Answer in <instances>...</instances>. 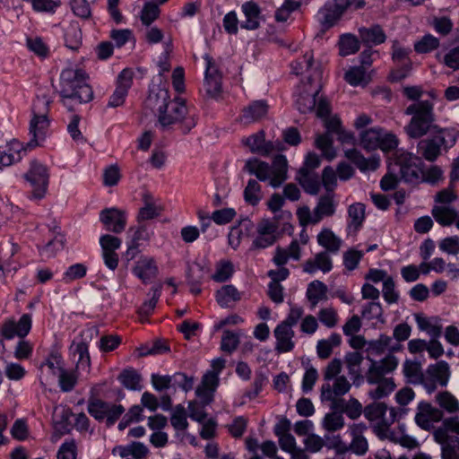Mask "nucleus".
Instances as JSON below:
<instances>
[{"label":"nucleus","instance_id":"obj_34","mask_svg":"<svg viewBox=\"0 0 459 459\" xmlns=\"http://www.w3.org/2000/svg\"><path fill=\"white\" fill-rule=\"evenodd\" d=\"M296 179L299 181L305 192L310 195H316L321 187V181L316 173L307 169H300L298 171Z\"/></svg>","mask_w":459,"mask_h":459},{"label":"nucleus","instance_id":"obj_47","mask_svg":"<svg viewBox=\"0 0 459 459\" xmlns=\"http://www.w3.org/2000/svg\"><path fill=\"white\" fill-rule=\"evenodd\" d=\"M345 425L344 417L342 412L330 411L321 420L322 428L327 432L341 430Z\"/></svg>","mask_w":459,"mask_h":459},{"label":"nucleus","instance_id":"obj_53","mask_svg":"<svg viewBox=\"0 0 459 459\" xmlns=\"http://www.w3.org/2000/svg\"><path fill=\"white\" fill-rule=\"evenodd\" d=\"M234 273V267L230 261L221 260L215 264V271L212 275V279L217 282L228 281Z\"/></svg>","mask_w":459,"mask_h":459},{"label":"nucleus","instance_id":"obj_23","mask_svg":"<svg viewBox=\"0 0 459 459\" xmlns=\"http://www.w3.org/2000/svg\"><path fill=\"white\" fill-rule=\"evenodd\" d=\"M371 364L367 374V382L378 381L379 377H386L398 367V359L389 354L380 360L370 359Z\"/></svg>","mask_w":459,"mask_h":459},{"label":"nucleus","instance_id":"obj_45","mask_svg":"<svg viewBox=\"0 0 459 459\" xmlns=\"http://www.w3.org/2000/svg\"><path fill=\"white\" fill-rule=\"evenodd\" d=\"M307 298L312 307H316L319 302L327 299V287L320 281H314L309 283L307 289Z\"/></svg>","mask_w":459,"mask_h":459},{"label":"nucleus","instance_id":"obj_22","mask_svg":"<svg viewBox=\"0 0 459 459\" xmlns=\"http://www.w3.org/2000/svg\"><path fill=\"white\" fill-rule=\"evenodd\" d=\"M442 417L443 413L439 409L429 403L420 402L414 420L420 429L429 430L434 427L435 423L442 420Z\"/></svg>","mask_w":459,"mask_h":459},{"label":"nucleus","instance_id":"obj_29","mask_svg":"<svg viewBox=\"0 0 459 459\" xmlns=\"http://www.w3.org/2000/svg\"><path fill=\"white\" fill-rule=\"evenodd\" d=\"M26 155V149L16 140L0 148V169L11 166L20 161Z\"/></svg>","mask_w":459,"mask_h":459},{"label":"nucleus","instance_id":"obj_21","mask_svg":"<svg viewBox=\"0 0 459 459\" xmlns=\"http://www.w3.org/2000/svg\"><path fill=\"white\" fill-rule=\"evenodd\" d=\"M134 71L130 68L124 69L118 75L114 92L109 98L108 106L117 108L124 104L128 91L132 86Z\"/></svg>","mask_w":459,"mask_h":459},{"label":"nucleus","instance_id":"obj_63","mask_svg":"<svg viewBox=\"0 0 459 459\" xmlns=\"http://www.w3.org/2000/svg\"><path fill=\"white\" fill-rule=\"evenodd\" d=\"M13 438L18 441L25 440L29 436V428L25 418L17 419L10 429Z\"/></svg>","mask_w":459,"mask_h":459},{"label":"nucleus","instance_id":"obj_60","mask_svg":"<svg viewBox=\"0 0 459 459\" xmlns=\"http://www.w3.org/2000/svg\"><path fill=\"white\" fill-rule=\"evenodd\" d=\"M244 197L246 202L252 205H255L262 198L261 186L255 179H250L245 188Z\"/></svg>","mask_w":459,"mask_h":459},{"label":"nucleus","instance_id":"obj_36","mask_svg":"<svg viewBox=\"0 0 459 459\" xmlns=\"http://www.w3.org/2000/svg\"><path fill=\"white\" fill-rule=\"evenodd\" d=\"M344 79L351 86H365L370 82L371 74L364 65H354L345 72Z\"/></svg>","mask_w":459,"mask_h":459},{"label":"nucleus","instance_id":"obj_39","mask_svg":"<svg viewBox=\"0 0 459 459\" xmlns=\"http://www.w3.org/2000/svg\"><path fill=\"white\" fill-rule=\"evenodd\" d=\"M368 383L376 385V387L368 392V395L373 400H380L387 397L396 388V384L393 377H379L378 381Z\"/></svg>","mask_w":459,"mask_h":459},{"label":"nucleus","instance_id":"obj_16","mask_svg":"<svg viewBox=\"0 0 459 459\" xmlns=\"http://www.w3.org/2000/svg\"><path fill=\"white\" fill-rule=\"evenodd\" d=\"M225 366V360L218 358L212 360V369L203 377L201 384L196 388L195 394L204 403H210L212 401L213 394L219 384V376Z\"/></svg>","mask_w":459,"mask_h":459},{"label":"nucleus","instance_id":"obj_13","mask_svg":"<svg viewBox=\"0 0 459 459\" xmlns=\"http://www.w3.org/2000/svg\"><path fill=\"white\" fill-rule=\"evenodd\" d=\"M42 373L50 372L58 377L59 386L62 391H71L77 383V374L74 369H68L64 367L61 356L57 353L51 354L47 360L41 364Z\"/></svg>","mask_w":459,"mask_h":459},{"label":"nucleus","instance_id":"obj_55","mask_svg":"<svg viewBox=\"0 0 459 459\" xmlns=\"http://www.w3.org/2000/svg\"><path fill=\"white\" fill-rule=\"evenodd\" d=\"M339 48L343 56L352 55L359 48V40L351 34H343L339 40Z\"/></svg>","mask_w":459,"mask_h":459},{"label":"nucleus","instance_id":"obj_27","mask_svg":"<svg viewBox=\"0 0 459 459\" xmlns=\"http://www.w3.org/2000/svg\"><path fill=\"white\" fill-rule=\"evenodd\" d=\"M345 157L351 161L362 173H369L377 170L380 166V157L378 155H372L369 158H365L356 149L346 150Z\"/></svg>","mask_w":459,"mask_h":459},{"label":"nucleus","instance_id":"obj_24","mask_svg":"<svg viewBox=\"0 0 459 459\" xmlns=\"http://www.w3.org/2000/svg\"><path fill=\"white\" fill-rule=\"evenodd\" d=\"M100 221L108 230L120 233L126 228V214L124 211L115 207L107 208L100 212Z\"/></svg>","mask_w":459,"mask_h":459},{"label":"nucleus","instance_id":"obj_31","mask_svg":"<svg viewBox=\"0 0 459 459\" xmlns=\"http://www.w3.org/2000/svg\"><path fill=\"white\" fill-rule=\"evenodd\" d=\"M276 350L279 352H288L294 348V331L287 324H280L274 329Z\"/></svg>","mask_w":459,"mask_h":459},{"label":"nucleus","instance_id":"obj_38","mask_svg":"<svg viewBox=\"0 0 459 459\" xmlns=\"http://www.w3.org/2000/svg\"><path fill=\"white\" fill-rule=\"evenodd\" d=\"M415 321L418 328L425 332L431 339H437L442 334V326L437 317H427L421 315H415Z\"/></svg>","mask_w":459,"mask_h":459},{"label":"nucleus","instance_id":"obj_50","mask_svg":"<svg viewBox=\"0 0 459 459\" xmlns=\"http://www.w3.org/2000/svg\"><path fill=\"white\" fill-rule=\"evenodd\" d=\"M120 383L129 390H141L142 377L134 368L125 369L118 377Z\"/></svg>","mask_w":459,"mask_h":459},{"label":"nucleus","instance_id":"obj_54","mask_svg":"<svg viewBox=\"0 0 459 459\" xmlns=\"http://www.w3.org/2000/svg\"><path fill=\"white\" fill-rule=\"evenodd\" d=\"M362 361L363 356L359 351L349 352L345 356V364L348 373L352 378L360 377Z\"/></svg>","mask_w":459,"mask_h":459},{"label":"nucleus","instance_id":"obj_51","mask_svg":"<svg viewBox=\"0 0 459 459\" xmlns=\"http://www.w3.org/2000/svg\"><path fill=\"white\" fill-rule=\"evenodd\" d=\"M341 343V336L337 333L331 334L327 339L318 341L316 345L317 355L321 359H327L333 349Z\"/></svg>","mask_w":459,"mask_h":459},{"label":"nucleus","instance_id":"obj_28","mask_svg":"<svg viewBox=\"0 0 459 459\" xmlns=\"http://www.w3.org/2000/svg\"><path fill=\"white\" fill-rule=\"evenodd\" d=\"M333 384L326 383L322 385L321 397L323 400L335 403L336 399L347 394L351 385L347 378L340 376L333 379Z\"/></svg>","mask_w":459,"mask_h":459},{"label":"nucleus","instance_id":"obj_26","mask_svg":"<svg viewBox=\"0 0 459 459\" xmlns=\"http://www.w3.org/2000/svg\"><path fill=\"white\" fill-rule=\"evenodd\" d=\"M366 430L367 426L364 423H353L349 426L347 433L351 436V441L348 446V450L357 455H364L368 452V444L364 437Z\"/></svg>","mask_w":459,"mask_h":459},{"label":"nucleus","instance_id":"obj_6","mask_svg":"<svg viewBox=\"0 0 459 459\" xmlns=\"http://www.w3.org/2000/svg\"><path fill=\"white\" fill-rule=\"evenodd\" d=\"M246 169L260 181L267 182L273 187H278L287 178L288 162L283 155L276 156L272 165L258 159H250L246 163Z\"/></svg>","mask_w":459,"mask_h":459},{"label":"nucleus","instance_id":"obj_48","mask_svg":"<svg viewBox=\"0 0 459 459\" xmlns=\"http://www.w3.org/2000/svg\"><path fill=\"white\" fill-rule=\"evenodd\" d=\"M73 416L72 412L65 407H56L53 413V420L55 428L57 431L65 433L70 430V418Z\"/></svg>","mask_w":459,"mask_h":459},{"label":"nucleus","instance_id":"obj_19","mask_svg":"<svg viewBox=\"0 0 459 459\" xmlns=\"http://www.w3.org/2000/svg\"><path fill=\"white\" fill-rule=\"evenodd\" d=\"M278 223L275 220L263 219L255 227V237L253 246L256 248H266L272 246L278 237Z\"/></svg>","mask_w":459,"mask_h":459},{"label":"nucleus","instance_id":"obj_3","mask_svg":"<svg viewBox=\"0 0 459 459\" xmlns=\"http://www.w3.org/2000/svg\"><path fill=\"white\" fill-rule=\"evenodd\" d=\"M317 117H320L327 130L325 134H318L315 139L316 147L321 151L322 155L328 160L336 157V150L333 145L331 134H336L338 140L342 143H353L354 134L344 130L341 126V121L336 116H330V107L325 101L319 102L317 108Z\"/></svg>","mask_w":459,"mask_h":459},{"label":"nucleus","instance_id":"obj_52","mask_svg":"<svg viewBox=\"0 0 459 459\" xmlns=\"http://www.w3.org/2000/svg\"><path fill=\"white\" fill-rule=\"evenodd\" d=\"M340 407L350 419H358L364 411L362 404L355 398H350L348 401L342 400L340 404L335 403L333 408Z\"/></svg>","mask_w":459,"mask_h":459},{"label":"nucleus","instance_id":"obj_10","mask_svg":"<svg viewBox=\"0 0 459 459\" xmlns=\"http://www.w3.org/2000/svg\"><path fill=\"white\" fill-rule=\"evenodd\" d=\"M458 132L454 128L438 129L434 134L420 142L419 150L428 160H435L442 149L452 147L457 139Z\"/></svg>","mask_w":459,"mask_h":459},{"label":"nucleus","instance_id":"obj_1","mask_svg":"<svg viewBox=\"0 0 459 459\" xmlns=\"http://www.w3.org/2000/svg\"><path fill=\"white\" fill-rule=\"evenodd\" d=\"M292 71L297 75L307 74V82L302 81L295 91V104L300 113H308L313 110L317 115L319 102L325 101V99H316L321 89L322 70L313 62V55L307 52L301 60L292 65Z\"/></svg>","mask_w":459,"mask_h":459},{"label":"nucleus","instance_id":"obj_37","mask_svg":"<svg viewBox=\"0 0 459 459\" xmlns=\"http://www.w3.org/2000/svg\"><path fill=\"white\" fill-rule=\"evenodd\" d=\"M241 10L246 20L241 23V27L246 30H253L260 24V7L256 3L247 2L241 6Z\"/></svg>","mask_w":459,"mask_h":459},{"label":"nucleus","instance_id":"obj_44","mask_svg":"<svg viewBox=\"0 0 459 459\" xmlns=\"http://www.w3.org/2000/svg\"><path fill=\"white\" fill-rule=\"evenodd\" d=\"M173 50V39L170 35L163 41V51L159 56L156 62L158 67V75L163 76L166 73L170 70L169 56Z\"/></svg>","mask_w":459,"mask_h":459},{"label":"nucleus","instance_id":"obj_32","mask_svg":"<svg viewBox=\"0 0 459 459\" xmlns=\"http://www.w3.org/2000/svg\"><path fill=\"white\" fill-rule=\"evenodd\" d=\"M242 143L254 153L268 155L273 151V143L265 142L263 131L244 138Z\"/></svg>","mask_w":459,"mask_h":459},{"label":"nucleus","instance_id":"obj_30","mask_svg":"<svg viewBox=\"0 0 459 459\" xmlns=\"http://www.w3.org/2000/svg\"><path fill=\"white\" fill-rule=\"evenodd\" d=\"M133 273L143 282L147 283L158 273L155 260L151 256L139 257L133 268Z\"/></svg>","mask_w":459,"mask_h":459},{"label":"nucleus","instance_id":"obj_58","mask_svg":"<svg viewBox=\"0 0 459 459\" xmlns=\"http://www.w3.org/2000/svg\"><path fill=\"white\" fill-rule=\"evenodd\" d=\"M112 44L117 48H122L130 41H134V37L130 29H114L110 31Z\"/></svg>","mask_w":459,"mask_h":459},{"label":"nucleus","instance_id":"obj_46","mask_svg":"<svg viewBox=\"0 0 459 459\" xmlns=\"http://www.w3.org/2000/svg\"><path fill=\"white\" fill-rule=\"evenodd\" d=\"M317 242L321 247L332 253L338 252L342 246V239L329 229L322 230L317 235Z\"/></svg>","mask_w":459,"mask_h":459},{"label":"nucleus","instance_id":"obj_4","mask_svg":"<svg viewBox=\"0 0 459 459\" xmlns=\"http://www.w3.org/2000/svg\"><path fill=\"white\" fill-rule=\"evenodd\" d=\"M60 96L63 104L72 109L70 101L87 103L93 99V91L88 82V75L80 68L68 67L60 74Z\"/></svg>","mask_w":459,"mask_h":459},{"label":"nucleus","instance_id":"obj_18","mask_svg":"<svg viewBox=\"0 0 459 459\" xmlns=\"http://www.w3.org/2000/svg\"><path fill=\"white\" fill-rule=\"evenodd\" d=\"M349 4V0H329L317 12V22L325 29L333 26L342 17Z\"/></svg>","mask_w":459,"mask_h":459},{"label":"nucleus","instance_id":"obj_49","mask_svg":"<svg viewBox=\"0 0 459 459\" xmlns=\"http://www.w3.org/2000/svg\"><path fill=\"white\" fill-rule=\"evenodd\" d=\"M361 40L367 45H378L385 40V34L379 26L362 28L359 30Z\"/></svg>","mask_w":459,"mask_h":459},{"label":"nucleus","instance_id":"obj_7","mask_svg":"<svg viewBox=\"0 0 459 459\" xmlns=\"http://www.w3.org/2000/svg\"><path fill=\"white\" fill-rule=\"evenodd\" d=\"M405 114L412 116L411 122L405 127V132L411 138H420L430 130L434 115L433 105L429 100L410 105Z\"/></svg>","mask_w":459,"mask_h":459},{"label":"nucleus","instance_id":"obj_17","mask_svg":"<svg viewBox=\"0 0 459 459\" xmlns=\"http://www.w3.org/2000/svg\"><path fill=\"white\" fill-rule=\"evenodd\" d=\"M49 184V172L46 165L39 161L30 162V201L46 196Z\"/></svg>","mask_w":459,"mask_h":459},{"label":"nucleus","instance_id":"obj_59","mask_svg":"<svg viewBox=\"0 0 459 459\" xmlns=\"http://www.w3.org/2000/svg\"><path fill=\"white\" fill-rule=\"evenodd\" d=\"M299 7V2L294 0H285L284 3L275 12V20L281 23L288 22L291 13Z\"/></svg>","mask_w":459,"mask_h":459},{"label":"nucleus","instance_id":"obj_57","mask_svg":"<svg viewBox=\"0 0 459 459\" xmlns=\"http://www.w3.org/2000/svg\"><path fill=\"white\" fill-rule=\"evenodd\" d=\"M82 33L77 24L72 23L65 30V41L67 48L77 49L81 45Z\"/></svg>","mask_w":459,"mask_h":459},{"label":"nucleus","instance_id":"obj_12","mask_svg":"<svg viewBox=\"0 0 459 459\" xmlns=\"http://www.w3.org/2000/svg\"><path fill=\"white\" fill-rule=\"evenodd\" d=\"M49 100L48 98L44 95L41 99L39 97L34 104V108H39V114L34 111V116L30 119V148L41 146L48 135L49 121L44 113L47 110Z\"/></svg>","mask_w":459,"mask_h":459},{"label":"nucleus","instance_id":"obj_42","mask_svg":"<svg viewBox=\"0 0 459 459\" xmlns=\"http://www.w3.org/2000/svg\"><path fill=\"white\" fill-rule=\"evenodd\" d=\"M403 373L408 383L423 385L424 373L421 372L420 363L406 359L403 364Z\"/></svg>","mask_w":459,"mask_h":459},{"label":"nucleus","instance_id":"obj_35","mask_svg":"<svg viewBox=\"0 0 459 459\" xmlns=\"http://www.w3.org/2000/svg\"><path fill=\"white\" fill-rule=\"evenodd\" d=\"M365 221V205L361 203L351 204L348 208V225L349 234H356Z\"/></svg>","mask_w":459,"mask_h":459},{"label":"nucleus","instance_id":"obj_15","mask_svg":"<svg viewBox=\"0 0 459 459\" xmlns=\"http://www.w3.org/2000/svg\"><path fill=\"white\" fill-rule=\"evenodd\" d=\"M450 376V366L446 361L439 360L429 364L424 372L423 387L428 394H432L438 386H446Z\"/></svg>","mask_w":459,"mask_h":459},{"label":"nucleus","instance_id":"obj_41","mask_svg":"<svg viewBox=\"0 0 459 459\" xmlns=\"http://www.w3.org/2000/svg\"><path fill=\"white\" fill-rule=\"evenodd\" d=\"M300 259V245L299 240L291 241L287 248H278L273 261L276 265H284L289 260L298 261Z\"/></svg>","mask_w":459,"mask_h":459},{"label":"nucleus","instance_id":"obj_62","mask_svg":"<svg viewBox=\"0 0 459 459\" xmlns=\"http://www.w3.org/2000/svg\"><path fill=\"white\" fill-rule=\"evenodd\" d=\"M387 406L382 403L369 404L364 409V416L369 421H375L382 419L386 413Z\"/></svg>","mask_w":459,"mask_h":459},{"label":"nucleus","instance_id":"obj_8","mask_svg":"<svg viewBox=\"0 0 459 459\" xmlns=\"http://www.w3.org/2000/svg\"><path fill=\"white\" fill-rule=\"evenodd\" d=\"M169 95L167 90L160 89L156 95L152 92L148 97V104L160 100L159 105V122L162 126H169L177 121L181 120L186 113V106L181 98H176L173 101L168 102Z\"/></svg>","mask_w":459,"mask_h":459},{"label":"nucleus","instance_id":"obj_11","mask_svg":"<svg viewBox=\"0 0 459 459\" xmlns=\"http://www.w3.org/2000/svg\"><path fill=\"white\" fill-rule=\"evenodd\" d=\"M455 200L456 195L452 189L442 190L436 195L432 215L440 225L449 226L455 223L459 229V213L452 206Z\"/></svg>","mask_w":459,"mask_h":459},{"label":"nucleus","instance_id":"obj_33","mask_svg":"<svg viewBox=\"0 0 459 459\" xmlns=\"http://www.w3.org/2000/svg\"><path fill=\"white\" fill-rule=\"evenodd\" d=\"M268 111L267 104L263 100L252 102L248 107L245 108L239 117V121L244 125L252 124L264 117Z\"/></svg>","mask_w":459,"mask_h":459},{"label":"nucleus","instance_id":"obj_20","mask_svg":"<svg viewBox=\"0 0 459 459\" xmlns=\"http://www.w3.org/2000/svg\"><path fill=\"white\" fill-rule=\"evenodd\" d=\"M204 59L205 61L204 88L207 96L217 100L221 94V74L210 56L205 55Z\"/></svg>","mask_w":459,"mask_h":459},{"label":"nucleus","instance_id":"obj_9","mask_svg":"<svg viewBox=\"0 0 459 459\" xmlns=\"http://www.w3.org/2000/svg\"><path fill=\"white\" fill-rule=\"evenodd\" d=\"M1 334L5 339L19 337L20 341L14 348V357L25 359L29 357V342L24 338L29 333V315H22L17 321L14 318L5 320L1 327Z\"/></svg>","mask_w":459,"mask_h":459},{"label":"nucleus","instance_id":"obj_5","mask_svg":"<svg viewBox=\"0 0 459 459\" xmlns=\"http://www.w3.org/2000/svg\"><path fill=\"white\" fill-rule=\"evenodd\" d=\"M32 240L43 260L55 257L65 248L66 243L65 236L55 221L51 224L38 226L34 230Z\"/></svg>","mask_w":459,"mask_h":459},{"label":"nucleus","instance_id":"obj_25","mask_svg":"<svg viewBox=\"0 0 459 459\" xmlns=\"http://www.w3.org/2000/svg\"><path fill=\"white\" fill-rule=\"evenodd\" d=\"M69 351L74 358L78 357L75 371L89 375L91 372V358L88 344L82 339H74L70 345Z\"/></svg>","mask_w":459,"mask_h":459},{"label":"nucleus","instance_id":"obj_40","mask_svg":"<svg viewBox=\"0 0 459 459\" xmlns=\"http://www.w3.org/2000/svg\"><path fill=\"white\" fill-rule=\"evenodd\" d=\"M216 300L221 307H231L241 299V293L231 285H224L216 292Z\"/></svg>","mask_w":459,"mask_h":459},{"label":"nucleus","instance_id":"obj_56","mask_svg":"<svg viewBox=\"0 0 459 459\" xmlns=\"http://www.w3.org/2000/svg\"><path fill=\"white\" fill-rule=\"evenodd\" d=\"M207 273L208 270L203 261H195L188 266L187 279L192 284H198Z\"/></svg>","mask_w":459,"mask_h":459},{"label":"nucleus","instance_id":"obj_14","mask_svg":"<svg viewBox=\"0 0 459 459\" xmlns=\"http://www.w3.org/2000/svg\"><path fill=\"white\" fill-rule=\"evenodd\" d=\"M360 143L368 151L380 149L383 152H389L398 145L396 136L383 130L380 127H372L360 134Z\"/></svg>","mask_w":459,"mask_h":459},{"label":"nucleus","instance_id":"obj_64","mask_svg":"<svg viewBox=\"0 0 459 459\" xmlns=\"http://www.w3.org/2000/svg\"><path fill=\"white\" fill-rule=\"evenodd\" d=\"M438 247L443 253L456 255L459 254V237L451 236L441 239Z\"/></svg>","mask_w":459,"mask_h":459},{"label":"nucleus","instance_id":"obj_61","mask_svg":"<svg viewBox=\"0 0 459 459\" xmlns=\"http://www.w3.org/2000/svg\"><path fill=\"white\" fill-rule=\"evenodd\" d=\"M439 45V40L431 34L424 35L414 43L415 51L420 54L430 52Z\"/></svg>","mask_w":459,"mask_h":459},{"label":"nucleus","instance_id":"obj_43","mask_svg":"<svg viewBox=\"0 0 459 459\" xmlns=\"http://www.w3.org/2000/svg\"><path fill=\"white\" fill-rule=\"evenodd\" d=\"M332 260L329 255L325 252H321L316 255L314 260L306 262L304 271L308 273H314L318 270L327 273L332 270Z\"/></svg>","mask_w":459,"mask_h":459},{"label":"nucleus","instance_id":"obj_2","mask_svg":"<svg viewBox=\"0 0 459 459\" xmlns=\"http://www.w3.org/2000/svg\"><path fill=\"white\" fill-rule=\"evenodd\" d=\"M422 178V161L403 149L396 150L388 158V171L380 181L383 190L395 188L399 181L416 184Z\"/></svg>","mask_w":459,"mask_h":459}]
</instances>
